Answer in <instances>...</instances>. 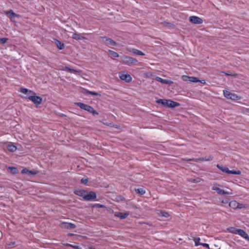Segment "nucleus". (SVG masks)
<instances>
[{"mask_svg": "<svg viewBox=\"0 0 249 249\" xmlns=\"http://www.w3.org/2000/svg\"><path fill=\"white\" fill-rule=\"evenodd\" d=\"M135 191L137 194L140 195H144L145 193V191L143 188L135 189Z\"/></svg>", "mask_w": 249, "mask_h": 249, "instance_id": "nucleus-27", "label": "nucleus"}, {"mask_svg": "<svg viewBox=\"0 0 249 249\" xmlns=\"http://www.w3.org/2000/svg\"><path fill=\"white\" fill-rule=\"evenodd\" d=\"M8 171L13 175H15L18 173V171L17 168L15 167L9 166L7 167Z\"/></svg>", "mask_w": 249, "mask_h": 249, "instance_id": "nucleus-19", "label": "nucleus"}, {"mask_svg": "<svg viewBox=\"0 0 249 249\" xmlns=\"http://www.w3.org/2000/svg\"><path fill=\"white\" fill-rule=\"evenodd\" d=\"M223 73H224L227 75H231V74L229 73V72H223Z\"/></svg>", "mask_w": 249, "mask_h": 249, "instance_id": "nucleus-50", "label": "nucleus"}, {"mask_svg": "<svg viewBox=\"0 0 249 249\" xmlns=\"http://www.w3.org/2000/svg\"><path fill=\"white\" fill-rule=\"evenodd\" d=\"M108 52L109 53L111 57H119V54H118V53L117 52L113 51L110 50H108Z\"/></svg>", "mask_w": 249, "mask_h": 249, "instance_id": "nucleus-30", "label": "nucleus"}, {"mask_svg": "<svg viewBox=\"0 0 249 249\" xmlns=\"http://www.w3.org/2000/svg\"><path fill=\"white\" fill-rule=\"evenodd\" d=\"M156 102L158 104H161L164 107H167L168 100L159 99L156 100Z\"/></svg>", "mask_w": 249, "mask_h": 249, "instance_id": "nucleus-18", "label": "nucleus"}, {"mask_svg": "<svg viewBox=\"0 0 249 249\" xmlns=\"http://www.w3.org/2000/svg\"><path fill=\"white\" fill-rule=\"evenodd\" d=\"M2 235L3 234H0V239H1L2 237Z\"/></svg>", "mask_w": 249, "mask_h": 249, "instance_id": "nucleus-52", "label": "nucleus"}, {"mask_svg": "<svg viewBox=\"0 0 249 249\" xmlns=\"http://www.w3.org/2000/svg\"><path fill=\"white\" fill-rule=\"evenodd\" d=\"M213 160V157L212 156H209L208 157H205L204 158H200L198 159L199 160H205V161H211Z\"/></svg>", "mask_w": 249, "mask_h": 249, "instance_id": "nucleus-29", "label": "nucleus"}, {"mask_svg": "<svg viewBox=\"0 0 249 249\" xmlns=\"http://www.w3.org/2000/svg\"><path fill=\"white\" fill-rule=\"evenodd\" d=\"M71 248H72L74 249H82L79 246L74 245H72Z\"/></svg>", "mask_w": 249, "mask_h": 249, "instance_id": "nucleus-44", "label": "nucleus"}, {"mask_svg": "<svg viewBox=\"0 0 249 249\" xmlns=\"http://www.w3.org/2000/svg\"><path fill=\"white\" fill-rule=\"evenodd\" d=\"M248 207V204L240 203L238 202L237 208V209L246 208Z\"/></svg>", "mask_w": 249, "mask_h": 249, "instance_id": "nucleus-34", "label": "nucleus"}, {"mask_svg": "<svg viewBox=\"0 0 249 249\" xmlns=\"http://www.w3.org/2000/svg\"><path fill=\"white\" fill-rule=\"evenodd\" d=\"M88 191L82 190V189H78L75 190L74 191V194L76 195H77L78 196H81L83 197V199L84 200V196H86V194H87Z\"/></svg>", "mask_w": 249, "mask_h": 249, "instance_id": "nucleus-12", "label": "nucleus"}, {"mask_svg": "<svg viewBox=\"0 0 249 249\" xmlns=\"http://www.w3.org/2000/svg\"><path fill=\"white\" fill-rule=\"evenodd\" d=\"M120 78L126 82H130L132 80L131 76L128 74L125 73L124 72H121L119 73Z\"/></svg>", "mask_w": 249, "mask_h": 249, "instance_id": "nucleus-8", "label": "nucleus"}, {"mask_svg": "<svg viewBox=\"0 0 249 249\" xmlns=\"http://www.w3.org/2000/svg\"><path fill=\"white\" fill-rule=\"evenodd\" d=\"M28 172H29V174H30L31 175H35L36 174V172L34 171L29 170Z\"/></svg>", "mask_w": 249, "mask_h": 249, "instance_id": "nucleus-47", "label": "nucleus"}, {"mask_svg": "<svg viewBox=\"0 0 249 249\" xmlns=\"http://www.w3.org/2000/svg\"><path fill=\"white\" fill-rule=\"evenodd\" d=\"M74 104L77 107H79L81 109L87 111L89 113H92L94 116L99 114L98 112L96 110L94 109L92 107L89 105L81 102H76Z\"/></svg>", "mask_w": 249, "mask_h": 249, "instance_id": "nucleus-1", "label": "nucleus"}, {"mask_svg": "<svg viewBox=\"0 0 249 249\" xmlns=\"http://www.w3.org/2000/svg\"><path fill=\"white\" fill-rule=\"evenodd\" d=\"M155 80L157 81H158L159 82H160L162 84H168V85H172L173 83V82L171 80H168L167 79H163L160 78V77L157 76L155 78Z\"/></svg>", "mask_w": 249, "mask_h": 249, "instance_id": "nucleus-14", "label": "nucleus"}, {"mask_svg": "<svg viewBox=\"0 0 249 249\" xmlns=\"http://www.w3.org/2000/svg\"><path fill=\"white\" fill-rule=\"evenodd\" d=\"M180 106V104L179 103L168 100V103L167 105V107H168L174 108L177 107H178Z\"/></svg>", "mask_w": 249, "mask_h": 249, "instance_id": "nucleus-16", "label": "nucleus"}, {"mask_svg": "<svg viewBox=\"0 0 249 249\" xmlns=\"http://www.w3.org/2000/svg\"><path fill=\"white\" fill-rule=\"evenodd\" d=\"M239 235H241L243 238H244L247 240H248V241H249V234H239Z\"/></svg>", "mask_w": 249, "mask_h": 249, "instance_id": "nucleus-42", "label": "nucleus"}, {"mask_svg": "<svg viewBox=\"0 0 249 249\" xmlns=\"http://www.w3.org/2000/svg\"><path fill=\"white\" fill-rule=\"evenodd\" d=\"M82 92L83 93L86 94H91V95H93L99 96H101V94L98 92H96L95 91H89V90L85 89H83Z\"/></svg>", "mask_w": 249, "mask_h": 249, "instance_id": "nucleus-17", "label": "nucleus"}, {"mask_svg": "<svg viewBox=\"0 0 249 249\" xmlns=\"http://www.w3.org/2000/svg\"><path fill=\"white\" fill-rule=\"evenodd\" d=\"M190 77L191 76H189L187 75H182V79L184 81H190Z\"/></svg>", "mask_w": 249, "mask_h": 249, "instance_id": "nucleus-36", "label": "nucleus"}, {"mask_svg": "<svg viewBox=\"0 0 249 249\" xmlns=\"http://www.w3.org/2000/svg\"><path fill=\"white\" fill-rule=\"evenodd\" d=\"M60 226L61 228L63 229H72L75 228V225L73 224L67 223V222H62L60 224Z\"/></svg>", "mask_w": 249, "mask_h": 249, "instance_id": "nucleus-11", "label": "nucleus"}, {"mask_svg": "<svg viewBox=\"0 0 249 249\" xmlns=\"http://www.w3.org/2000/svg\"><path fill=\"white\" fill-rule=\"evenodd\" d=\"M54 40L55 45L59 50H62L64 48L65 45L64 43H61L60 41L57 39H55Z\"/></svg>", "mask_w": 249, "mask_h": 249, "instance_id": "nucleus-22", "label": "nucleus"}, {"mask_svg": "<svg viewBox=\"0 0 249 249\" xmlns=\"http://www.w3.org/2000/svg\"><path fill=\"white\" fill-rule=\"evenodd\" d=\"M198 81H199V80L197 78L195 77L191 76L190 82L196 83V82H198Z\"/></svg>", "mask_w": 249, "mask_h": 249, "instance_id": "nucleus-37", "label": "nucleus"}, {"mask_svg": "<svg viewBox=\"0 0 249 249\" xmlns=\"http://www.w3.org/2000/svg\"><path fill=\"white\" fill-rule=\"evenodd\" d=\"M96 194L93 191L88 192L86 196H84V200L86 201H91L96 198Z\"/></svg>", "mask_w": 249, "mask_h": 249, "instance_id": "nucleus-6", "label": "nucleus"}, {"mask_svg": "<svg viewBox=\"0 0 249 249\" xmlns=\"http://www.w3.org/2000/svg\"><path fill=\"white\" fill-rule=\"evenodd\" d=\"M120 62L124 64L130 65L131 64L136 63L138 60L135 58L126 55H123L121 57Z\"/></svg>", "mask_w": 249, "mask_h": 249, "instance_id": "nucleus-2", "label": "nucleus"}, {"mask_svg": "<svg viewBox=\"0 0 249 249\" xmlns=\"http://www.w3.org/2000/svg\"><path fill=\"white\" fill-rule=\"evenodd\" d=\"M99 40L100 42H103L108 46H116L117 44V43L111 38H107L106 36H100Z\"/></svg>", "mask_w": 249, "mask_h": 249, "instance_id": "nucleus-3", "label": "nucleus"}, {"mask_svg": "<svg viewBox=\"0 0 249 249\" xmlns=\"http://www.w3.org/2000/svg\"><path fill=\"white\" fill-rule=\"evenodd\" d=\"M78 236H80V237H83V238H86V236H81V235H78Z\"/></svg>", "mask_w": 249, "mask_h": 249, "instance_id": "nucleus-51", "label": "nucleus"}, {"mask_svg": "<svg viewBox=\"0 0 249 249\" xmlns=\"http://www.w3.org/2000/svg\"><path fill=\"white\" fill-rule=\"evenodd\" d=\"M219 186L220 185L217 183L214 184L213 186L212 187V189L213 190L217 192V193L219 195L226 196V195H229L231 194V193L226 192V191H224V190L220 189L219 187Z\"/></svg>", "mask_w": 249, "mask_h": 249, "instance_id": "nucleus-5", "label": "nucleus"}, {"mask_svg": "<svg viewBox=\"0 0 249 249\" xmlns=\"http://www.w3.org/2000/svg\"><path fill=\"white\" fill-rule=\"evenodd\" d=\"M216 167L219 169H220V170H221L223 172H225V173H226L228 174V171L229 170V168L226 167V166H224L222 165H220L219 164H217L216 165Z\"/></svg>", "mask_w": 249, "mask_h": 249, "instance_id": "nucleus-23", "label": "nucleus"}, {"mask_svg": "<svg viewBox=\"0 0 249 249\" xmlns=\"http://www.w3.org/2000/svg\"><path fill=\"white\" fill-rule=\"evenodd\" d=\"M68 235H70V236H72V235H74V234H68Z\"/></svg>", "mask_w": 249, "mask_h": 249, "instance_id": "nucleus-53", "label": "nucleus"}, {"mask_svg": "<svg viewBox=\"0 0 249 249\" xmlns=\"http://www.w3.org/2000/svg\"><path fill=\"white\" fill-rule=\"evenodd\" d=\"M159 215L161 217L167 218L170 215L168 212L165 211H160L159 213Z\"/></svg>", "mask_w": 249, "mask_h": 249, "instance_id": "nucleus-28", "label": "nucleus"}, {"mask_svg": "<svg viewBox=\"0 0 249 249\" xmlns=\"http://www.w3.org/2000/svg\"><path fill=\"white\" fill-rule=\"evenodd\" d=\"M6 147L7 150L11 152H15L17 149V147L12 143L8 144Z\"/></svg>", "mask_w": 249, "mask_h": 249, "instance_id": "nucleus-20", "label": "nucleus"}, {"mask_svg": "<svg viewBox=\"0 0 249 249\" xmlns=\"http://www.w3.org/2000/svg\"><path fill=\"white\" fill-rule=\"evenodd\" d=\"M19 91L24 94H26L28 92H29L30 93H31L32 94H36L35 92H34V91L24 88H20Z\"/></svg>", "mask_w": 249, "mask_h": 249, "instance_id": "nucleus-24", "label": "nucleus"}, {"mask_svg": "<svg viewBox=\"0 0 249 249\" xmlns=\"http://www.w3.org/2000/svg\"><path fill=\"white\" fill-rule=\"evenodd\" d=\"M129 214V212H126L125 213L116 212L114 214L115 216L120 218L121 219L126 218Z\"/></svg>", "mask_w": 249, "mask_h": 249, "instance_id": "nucleus-13", "label": "nucleus"}, {"mask_svg": "<svg viewBox=\"0 0 249 249\" xmlns=\"http://www.w3.org/2000/svg\"><path fill=\"white\" fill-rule=\"evenodd\" d=\"M227 231L231 233H246L243 230L238 229L234 227H230L227 229Z\"/></svg>", "mask_w": 249, "mask_h": 249, "instance_id": "nucleus-10", "label": "nucleus"}, {"mask_svg": "<svg viewBox=\"0 0 249 249\" xmlns=\"http://www.w3.org/2000/svg\"><path fill=\"white\" fill-rule=\"evenodd\" d=\"M117 198L118 200L125 201V198L122 196H117Z\"/></svg>", "mask_w": 249, "mask_h": 249, "instance_id": "nucleus-40", "label": "nucleus"}, {"mask_svg": "<svg viewBox=\"0 0 249 249\" xmlns=\"http://www.w3.org/2000/svg\"><path fill=\"white\" fill-rule=\"evenodd\" d=\"M189 21L194 24H200L203 23V20L196 16H191L189 17Z\"/></svg>", "mask_w": 249, "mask_h": 249, "instance_id": "nucleus-9", "label": "nucleus"}, {"mask_svg": "<svg viewBox=\"0 0 249 249\" xmlns=\"http://www.w3.org/2000/svg\"><path fill=\"white\" fill-rule=\"evenodd\" d=\"M29 170L25 168V169H23L22 171H21V173L22 174H24V173H26V174H29Z\"/></svg>", "mask_w": 249, "mask_h": 249, "instance_id": "nucleus-45", "label": "nucleus"}, {"mask_svg": "<svg viewBox=\"0 0 249 249\" xmlns=\"http://www.w3.org/2000/svg\"><path fill=\"white\" fill-rule=\"evenodd\" d=\"M186 161H196V159H187V160H185Z\"/></svg>", "mask_w": 249, "mask_h": 249, "instance_id": "nucleus-48", "label": "nucleus"}, {"mask_svg": "<svg viewBox=\"0 0 249 249\" xmlns=\"http://www.w3.org/2000/svg\"><path fill=\"white\" fill-rule=\"evenodd\" d=\"M200 240V239L199 237L194 238V241L195 242V246H198L199 245H200L201 243H200V242H199Z\"/></svg>", "mask_w": 249, "mask_h": 249, "instance_id": "nucleus-35", "label": "nucleus"}, {"mask_svg": "<svg viewBox=\"0 0 249 249\" xmlns=\"http://www.w3.org/2000/svg\"><path fill=\"white\" fill-rule=\"evenodd\" d=\"M8 39L7 38H0V43L4 44L7 42Z\"/></svg>", "mask_w": 249, "mask_h": 249, "instance_id": "nucleus-38", "label": "nucleus"}, {"mask_svg": "<svg viewBox=\"0 0 249 249\" xmlns=\"http://www.w3.org/2000/svg\"><path fill=\"white\" fill-rule=\"evenodd\" d=\"M81 182L82 183H83L84 184H86L88 182V178H83L81 179Z\"/></svg>", "mask_w": 249, "mask_h": 249, "instance_id": "nucleus-41", "label": "nucleus"}, {"mask_svg": "<svg viewBox=\"0 0 249 249\" xmlns=\"http://www.w3.org/2000/svg\"><path fill=\"white\" fill-rule=\"evenodd\" d=\"M62 70L63 71H66L69 72H73L75 73H79L80 72V71H77L76 70L71 69L67 66H65Z\"/></svg>", "mask_w": 249, "mask_h": 249, "instance_id": "nucleus-26", "label": "nucleus"}, {"mask_svg": "<svg viewBox=\"0 0 249 249\" xmlns=\"http://www.w3.org/2000/svg\"><path fill=\"white\" fill-rule=\"evenodd\" d=\"M6 15L10 18L12 21L15 17H18V15L15 13L12 10H10L5 12Z\"/></svg>", "mask_w": 249, "mask_h": 249, "instance_id": "nucleus-15", "label": "nucleus"}, {"mask_svg": "<svg viewBox=\"0 0 249 249\" xmlns=\"http://www.w3.org/2000/svg\"><path fill=\"white\" fill-rule=\"evenodd\" d=\"M72 38L76 40H82L85 39V37L84 36H81L78 33H74L72 35Z\"/></svg>", "mask_w": 249, "mask_h": 249, "instance_id": "nucleus-21", "label": "nucleus"}, {"mask_svg": "<svg viewBox=\"0 0 249 249\" xmlns=\"http://www.w3.org/2000/svg\"><path fill=\"white\" fill-rule=\"evenodd\" d=\"M237 204L238 202L237 201H232L230 202L229 206L233 209H237Z\"/></svg>", "mask_w": 249, "mask_h": 249, "instance_id": "nucleus-31", "label": "nucleus"}, {"mask_svg": "<svg viewBox=\"0 0 249 249\" xmlns=\"http://www.w3.org/2000/svg\"><path fill=\"white\" fill-rule=\"evenodd\" d=\"M28 99L32 101L36 106L41 104L42 102V98L38 96H29Z\"/></svg>", "mask_w": 249, "mask_h": 249, "instance_id": "nucleus-7", "label": "nucleus"}, {"mask_svg": "<svg viewBox=\"0 0 249 249\" xmlns=\"http://www.w3.org/2000/svg\"><path fill=\"white\" fill-rule=\"evenodd\" d=\"M198 82H200L201 83L203 84H205L206 83L205 81L204 80H199Z\"/></svg>", "mask_w": 249, "mask_h": 249, "instance_id": "nucleus-49", "label": "nucleus"}, {"mask_svg": "<svg viewBox=\"0 0 249 249\" xmlns=\"http://www.w3.org/2000/svg\"><path fill=\"white\" fill-rule=\"evenodd\" d=\"M62 244H63V245H64V246H66V247H71V246H72V244H69L68 243H62Z\"/></svg>", "mask_w": 249, "mask_h": 249, "instance_id": "nucleus-46", "label": "nucleus"}, {"mask_svg": "<svg viewBox=\"0 0 249 249\" xmlns=\"http://www.w3.org/2000/svg\"><path fill=\"white\" fill-rule=\"evenodd\" d=\"M223 92L224 96L227 99L234 101L238 100L240 99V97H239L235 93H231L229 91L224 90H223Z\"/></svg>", "mask_w": 249, "mask_h": 249, "instance_id": "nucleus-4", "label": "nucleus"}, {"mask_svg": "<svg viewBox=\"0 0 249 249\" xmlns=\"http://www.w3.org/2000/svg\"><path fill=\"white\" fill-rule=\"evenodd\" d=\"M241 173V172L239 170L235 171V170H230L229 169V170L228 171V174L240 175Z\"/></svg>", "mask_w": 249, "mask_h": 249, "instance_id": "nucleus-32", "label": "nucleus"}, {"mask_svg": "<svg viewBox=\"0 0 249 249\" xmlns=\"http://www.w3.org/2000/svg\"><path fill=\"white\" fill-rule=\"evenodd\" d=\"M16 244L15 242H11L9 243H6V247H7L8 248H10L12 246H14Z\"/></svg>", "mask_w": 249, "mask_h": 249, "instance_id": "nucleus-39", "label": "nucleus"}, {"mask_svg": "<svg viewBox=\"0 0 249 249\" xmlns=\"http://www.w3.org/2000/svg\"><path fill=\"white\" fill-rule=\"evenodd\" d=\"M92 208H105L106 207L102 204L99 203L94 204L92 206Z\"/></svg>", "mask_w": 249, "mask_h": 249, "instance_id": "nucleus-33", "label": "nucleus"}, {"mask_svg": "<svg viewBox=\"0 0 249 249\" xmlns=\"http://www.w3.org/2000/svg\"><path fill=\"white\" fill-rule=\"evenodd\" d=\"M132 52L133 54L138 55H144L145 54L142 52V51L138 50L136 49H132V50L130 51Z\"/></svg>", "mask_w": 249, "mask_h": 249, "instance_id": "nucleus-25", "label": "nucleus"}, {"mask_svg": "<svg viewBox=\"0 0 249 249\" xmlns=\"http://www.w3.org/2000/svg\"><path fill=\"white\" fill-rule=\"evenodd\" d=\"M200 245L204 247H206L208 248V249H210L209 247V245L208 244L206 243H201Z\"/></svg>", "mask_w": 249, "mask_h": 249, "instance_id": "nucleus-43", "label": "nucleus"}]
</instances>
